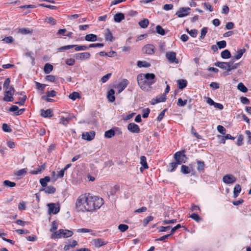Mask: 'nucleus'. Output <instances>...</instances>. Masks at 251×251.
Wrapping results in <instances>:
<instances>
[{
    "label": "nucleus",
    "instance_id": "f257e3e1",
    "mask_svg": "<svg viewBox=\"0 0 251 251\" xmlns=\"http://www.w3.org/2000/svg\"><path fill=\"white\" fill-rule=\"evenodd\" d=\"M155 76L152 73L140 74L137 75V81L140 88L145 91H150L155 82Z\"/></svg>",
    "mask_w": 251,
    "mask_h": 251
},
{
    "label": "nucleus",
    "instance_id": "f03ea898",
    "mask_svg": "<svg viewBox=\"0 0 251 251\" xmlns=\"http://www.w3.org/2000/svg\"><path fill=\"white\" fill-rule=\"evenodd\" d=\"M88 196L87 205L86 206L87 211H92L99 209L103 204V200L102 198L97 196H93L88 193Z\"/></svg>",
    "mask_w": 251,
    "mask_h": 251
},
{
    "label": "nucleus",
    "instance_id": "7ed1b4c3",
    "mask_svg": "<svg viewBox=\"0 0 251 251\" xmlns=\"http://www.w3.org/2000/svg\"><path fill=\"white\" fill-rule=\"evenodd\" d=\"M88 193L80 195L76 200L75 207L78 211H87L86 206L87 205Z\"/></svg>",
    "mask_w": 251,
    "mask_h": 251
},
{
    "label": "nucleus",
    "instance_id": "20e7f679",
    "mask_svg": "<svg viewBox=\"0 0 251 251\" xmlns=\"http://www.w3.org/2000/svg\"><path fill=\"white\" fill-rule=\"evenodd\" d=\"M73 232L71 230L68 229H59L58 231L54 232L52 234L51 238H61L62 237L67 238L73 235Z\"/></svg>",
    "mask_w": 251,
    "mask_h": 251
},
{
    "label": "nucleus",
    "instance_id": "39448f33",
    "mask_svg": "<svg viewBox=\"0 0 251 251\" xmlns=\"http://www.w3.org/2000/svg\"><path fill=\"white\" fill-rule=\"evenodd\" d=\"M184 152L185 151L183 150L177 151L174 154V158L176 162L179 163V164L185 162L184 158H186V155L184 154Z\"/></svg>",
    "mask_w": 251,
    "mask_h": 251
},
{
    "label": "nucleus",
    "instance_id": "423d86ee",
    "mask_svg": "<svg viewBox=\"0 0 251 251\" xmlns=\"http://www.w3.org/2000/svg\"><path fill=\"white\" fill-rule=\"evenodd\" d=\"M191 9L189 7H181L176 13L179 18H182L189 14Z\"/></svg>",
    "mask_w": 251,
    "mask_h": 251
},
{
    "label": "nucleus",
    "instance_id": "0eeeda50",
    "mask_svg": "<svg viewBox=\"0 0 251 251\" xmlns=\"http://www.w3.org/2000/svg\"><path fill=\"white\" fill-rule=\"evenodd\" d=\"M49 207V213L50 214H56L60 210L59 206L54 203H50L48 204Z\"/></svg>",
    "mask_w": 251,
    "mask_h": 251
},
{
    "label": "nucleus",
    "instance_id": "6e6552de",
    "mask_svg": "<svg viewBox=\"0 0 251 251\" xmlns=\"http://www.w3.org/2000/svg\"><path fill=\"white\" fill-rule=\"evenodd\" d=\"M176 53L174 51H169L166 53V57L171 63H178V60L176 58Z\"/></svg>",
    "mask_w": 251,
    "mask_h": 251
},
{
    "label": "nucleus",
    "instance_id": "1a4fd4ad",
    "mask_svg": "<svg viewBox=\"0 0 251 251\" xmlns=\"http://www.w3.org/2000/svg\"><path fill=\"white\" fill-rule=\"evenodd\" d=\"M155 47L152 44H147L145 45L142 49L144 53L152 55L154 53Z\"/></svg>",
    "mask_w": 251,
    "mask_h": 251
},
{
    "label": "nucleus",
    "instance_id": "9d476101",
    "mask_svg": "<svg viewBox=\"0 0 251 251\" xmlns=\"http://www.w3.org/2000/svg\"><path fill=\"white\" fill-rule=\"evenodd\" d=\"M91 56L90 53L88 52L77 53L74 55V57L76 60H83L89 59Z\"/></svg>",
    "mask_w": 251,
    "mask_h": 251
},
{
    "label": "nucleus",
    "instance_id": "9b49d317",
    "mask_svg": "<svg viewBox=\"0 0 251 251\" xmlns=\"http://www.w3.org/2000/svg\"><path fill=\"white\" fill-rule=\"evenodd\" d=\"M236 180V178L232 175H226L223 177V182L226 184H232Z\"/></svg>",
    "mask_w": 251,
    "mask_h": 251
},
{
    "label": "nucleus",
    "instance_id": "f8f14e48",
    "mask_svg": "<svg viewBox=\"0 0 251 251\" xmlns=\"http://www.w3.org/2000/svg\"><path fill=\"white\" fill-rule=\"evenodd\" d=\"M129 81L126 79H123L118 85V93H121L128 85Z\"/></svg>",
    "mask_w": 251,
    "mask_h": 251
},
{
    "label": "nucleus",
    "instance_id": "ddd939ff",
    "mask_svg": "<svg viewBox=\"0 0 251 251\" xmlns=\"http://www.w3.org/2000/svg\"><path fill=\"white\" fill-rule=\"evenodd\" d=\"M166 100V96L165 94H162L159 96L156 97L155 98L152 99L151 101V103L152 105H155V104L159 102H164Z\"/></svg>",
    "mask_w": 251,
    "mask_h": 251
},
{
    "label": "nucleus",
    "instance_id": "4468645a",
    "mask_svg": "<svg viewBox=\"0 0 251 251\" xmlns=\"http://www.w3.org/2000/svg\"><path fill=\"white\" fill-rule=\"evenodd\" d=\"M127 129L132 133H139L140 131L139 126L134 123H130L127 126Z\"/></svg>",
    "mask_w": 251,
    "mask_h": 251
},
{
    "label": "nucleus",
    "instance_id": "2eb2a0df",
    "mask_svg": "<svg viewBox=\"0 0 251 251\" xmlns=\"http://www.w3.org/2000/svg\"><path fill=\"white\" fill-rule=\"evenodd\" d=\"M95 132L93 131L90 132H86L82 135V137L83 139L91 141L95 138Z\"/></svg>",
    "mask_w": 251,
    "mask_h": 251
},
{
    "label": "nucleus",
    "instance_id": "dca6fc26",
    "mask_svg": "<svg viewBox=\"0 0 251 251\" xmlns=\"http://www.w3.org/2000/svg\"><path fill=\"white\" fill-rule=\"evenodd\" d=\"M228 63H229V64L228 65L227 71L225 73V75H229V72H230L231 70L236 69L239 65V63L234 64L233 61H230L228 62Z\"/></svg>",
    "mask_w": 251,
    "mask_h": 251
},
{
    "label": "nucleus",
    "instance_id": "f3484780",
    "mask_svg": "<svg viewBox=\"0 0 251 251\" xmlns=\"http://www.w3.org/2000/svg\"><path fill=\"white\" fill-rule=\"evenodd\" d=\"M52 110L51 109H48L46 110L41 109L40 110L41 115L45 118L51 117L53 116Z\"/></svg>",
    "mask_w": 251,
    "mask_h": 251
},
{
    "label": "nucleus",
    "instance_id": "a211bd4d",
    "mask_svg": "<svg viewBox=\"0 0 251 251\" xmlns=\"http://www.w3.org/2000/svg\"><path fill=\"white\" fill-rule=\"evenodd\" d=\"M115 91L113 89H111L109 90L107 94V98L109 102H112L115 101Z\"/></svg>",
    "mask_w": 251,
    "mask_h": 251
},
{
    "label": "nucleus",
    "instance_id": "6ab92c4d",
    "mask_svg": "<svg viewBox=\"0 0 251 251\" xmlns=\"http://www.w3.org/2000/svg\"><path fill=\"white\" fill-rule=\"evenodd\" d=\"M140 164L142 165V167L140 168V171L141 172H143L144 169L148 168V166L146 161V157L145 156H141Z\"/></svg>",
    "mask_w": 251,
    "mask_h": 251
},
{
    "label": "nucleus",
    "instance_id": "aec40b11",
    "mask_svg": "<svg viewBox=\"0 0 251 251\" xmlns=\"http://www.w3.org/2000/svg\"><path fill=\"white\" fill-rule=\"evenodd\" d=\"M228 64L229 63L226 62H217L215 63L214 65L227 71Z\"/></svg>",
    "mask_w": 251,
    "mask_h": 251
},
{
    "label": "nucleus",
    "instance_id": "412c9836",
    "mask_svg": "<svg viewBox=\"0 0 251 251\" xmlns=\"http://www.w3.org/2000/svg\"><path fill=\"white\" fill-rule=\"evenodd\" d=\"M104 37L105 40L108 41L112 42L114 40L112 33L108 28L105 30Z\"/></svg>",
    "mask_w": 251,
    "mask_h": 251
},
{
    "label": "nucleus",
    "instance_id": "4be33fe9",
    "mask_svg": "<svg viewBox=\"0 0 251 251\" xmlns=\"http://www.w3.org/2000/svg\"><path fill=\"white\" fill-rule=\"evenodd\" d=\"M85 39L87 41L95 42L97 40V36L94 34H89L85 36Z\"/></svg>",
    "mask_w": 251,
    "mask_h": 251
},
{
    "label": "nucleus",
    "instance_id": "5701e85b",
    "mask_svg": "<svg viewBox=\"0 0 251 251\" xmlns=\"http://www.w3.org/2000/svg\"><path fill=\"white\" fill-rule=\"evenodd\" d=\"M50 180V177L49 176H46L40 179V183L43 187H46L47 186L48 182H49Z\"/></svg>",
    "mask_w": 251,
    "mask_h": 251
},
{
    "label": "nucleus",
    "instance_id": "b1692460",
    "mask_svg": "<svg viewBox=\"0 0 251 251\" xmlns=\"http://www.w3.org/2000/svg\"><path fill=\"white\" fill-rule=\"evenodd\" d=\"M125 19L124 14L121 13H119L115 15L114 17V21L117 23L121 22Z\"/></svg>",
    "mask_w": 251,
    "mask_h": 251
},
{
    "label": "nucleus",
    "instance_id": "393cba45",
    "mask_svg": "<svg viewBox=\"0 0 251 251\" xmlns=\"http://www.w3.org/2000/svg\"><path fill=\"white\" fill-rule=\"evenodd\" d=\"M93 243L96 247H100L105 245V243L100 238H97L93 240Z\"/></svg>",
    "mask_w": 251,
    "mask_h": 251
},
{
    "label": "nucleus",
    "instance_id": "a878e982",
    "mask_svg": "<svg viewBox=\"0 0 251 251\" xmlns=\"http://www.w3.org/2000/svg\"><path fill=\"white\" fill-rule=\"evenodd\" d=\"M55 188L52 186L46 187V188H43L41 190V191H43L46 193L47 194H53L55 192Z\"/></svg>",
    "mask_w": 251,
    "mask_h": 251
},
{
    "label": "nucleus",
    "instance_id": "bb28decb",
    "mask_svg": "<svg viewBox=\"0 0 251 251\" xmlns=\"http://www.w3.org/2000/svg\"><path fill=\"white\" fill-rule=\"evenodd\" d=\"M241 191V187L239 184H236L233 190V197L236 198L239 196Z\"/></svg>",
    "mask_w": 251,
    "mask_h": 251
},
{
    "label": "nucleus",
    "instance_id": "cd10ccee",
    "mask_svg": "<svg viewBox=\"0 0 251 251\" xmlns=\"http://www.w3.org/2000/svg\"><path fill=\"white\" fill-rule=\"evenodd\" d=\"M3 100L6 102L13 101L14 100L13 95H10V94H7L6 92H4Z\"/></svg>",
    "mask_w": 251,
    "mask_h": 251
},
{
    "label": "nucleus",
    "instance_id": "c85d7f7f",
    "mask_svg": "<svg viewBox=\"0 0 251 251\" xmlns=\"http://www.w3.org/2000/svg\"><path fill=\"white\" fill-rule=\"evenodd\" d=\"M46 165L44 164L43 165L40 166L36 170L32 171L30 172L31 174L33 175H37L39 173H41L45 169Z\"/></svg>",
    "mask_w": 251,
    "mask_h": 251
},
{
    "label": "nucleus",
    "instance_id": "c756f323",
    "mask_svg": "<svg viewBox=\"0 0 251 251\" xmlns=\"http://www.w3.org/2000/svg\"><path fill=\"white\" fill-rule=\"evenodd\" d=\"M53 70V66L49 63H46L44 68L45 74H50Z\"/></svg>",
    "mask_w": 251,
    "mask_h": 251
},
{
    "label": "nucleus",
    "instance_id": "7c9ffc66",
    "mask_svg": "<svg viewBox=\"0 0 251 251\" xmlns=\"http://www.w3.org/2000/svg\"><path fill=\"white\" fill-rule=\"evenodd\" d=\"M120 186L119 185H115L111 187L109 190V193L110 195L113 196L119 190Z\"/></svg>",
    "mask_w": 251,
    "mask_h": 251
},
{
    "label": "nucleus",
    "instance_id": "2f4dec72",
    "mask_svg": "<svg viewBox=\"0 0 251 251\" xmlns=\"http://www.w3.org/2000/svg\"><path fill=\"white\" fill-rule=\"evenodd\" d=\"M177 84L178 85L179 88L183 89L186 87L187 82L185 79H179L177 80Z\"/></svg>",
    "mask_w": 251,
    "mask_h": 251
},
{
    "label": "nucleus",
    "instance_id": "473e14b6",
    "mask_svg": "<svg viewBox=\"0 0 251 251\" xmlns=\"http://www.w3.org/2000/svg\"><path fill=\"white\" fill-rule=\"evenodd\" d=\"M178 165L180 164L179 163H177L176 161L175 162H172L170 163L168 168V171L171 172L174 171L176 168L177 167Z\"/></svg>",
    "mask_w": 251,
    "mask_h": 251
},
{
    "label": "nucleus",
    "instance_id": "72a5a7b5",
    "mask_svg": "<svg viewBox=\"0 0 251 251\" xmlns=\"http://www.w3.org/2000/svg\"><path fill=\"white\" fill-rule=\"evenodd\" d=\"M246 50L245 49H240L237 50L236 54L233 57V59H239L241 58L243 53L245 52Z\"/></svg>",
    "mask_w": 251,
    "mask_h": 251
},
{
    "label": "nucleus",
    "instance_id": "f704fd0d",
    "mask_svg": "<svg viewBox=\"0 0 251 251\" xmlns=\"http://www.w3.org/2000/svg\"><path fill=\"white\" fill-rule=\"evenodd\" d=\"M73 48H75V51L85 50L88 49V47L85 45L79 46L78 45H73Z\"/></svg>",
    "mask_w": 251,
    "mask_h": 251
},
{
    "label": "nucleus",
    "instance_id": "c9c22d12",
    "mask_svg": "<svg viewBox=\"0 0 251 251\" xmlns=\"http://www.w3.org/2000/svg\"><path fill=\"white\" fill-rule=\"evenodd\" d=\"M221 56L224 59H228L230 57L231 54L228 50H225L221 52Z\"/></svg>",
    "mask_w": 251,
    "mask_h": 251
},
{
    "label": "nucleus",
    "instance_id": "e433bc0d",
    "mask_svg": "<svg viewBox=\"0 0 251 251\" xmlns=\"http://www.w3.org/2000/svg\"><path fill=\"white\" fill-rule=\"evenodd\" d=\"M137 66L140 68L142 67H149L151 66V64L147 61H138L137 62Z\"/></svg>",
    "mask_w": 251,
    "mask_h": 251
},
{
    "label": "nucleus",
    "instance_id": "4c0bfd02",
    "mask_svg": "<svg viewBox=\"0 0 251 251\" xmlns=\"http://www.w3.org/2000/svg\"><path fill=\"white\" fill-rule=\"evenodd\" d=\"M69 98L73 100H75L77 98L79 99L80 96L79 93L74 92L69 95Z\"/></svg>",
    "mask_w": 251,
    "mask_h": 251
},
{
    "label": "nucleus",
    "instance_id": "58836bf2",
    "mask_svg": "<svg viewBox=\"0 0 251 251\" xmlns=\"http://www.w3.org/2000/svg\"><path fill=\"white\" fill-rule=\"evenodd\" d=\"M115 131L114 130L111 129L105 132L104 136L105 138H110L115 135Z\"/></svg>",
    "mask_w": 251,
    "mask_h": 251
},
{
    "label": "nucleus",
    "instance_id": "ea45409f",
    "mask_svg": "<svg viewBox=\"0 0 251 251\" xmlns=\"http://www.w3.org/2000/svg\"><path fill=\"white\" fill-rule=\"evenodd\" d=\"M149 20L147 19H145L139 22V25L142 28H146L148 25H149Z\"/></svg>",
    "mask_w": 251,
    "mask_h": 251
},
{
    "label": "nucleus",
    "instance_id": "a19ab883",
    "mask_svg": "<svg viewBox=\"0 0 251 251\" xmlns=\"http://www.w3.org/2000/svg\"><path fill=\"white\" fill-rule=\"evenodd\" d=\"M32 30H30L29 28H20L19 29V32L22 34H28L32 32Z\"/></svg>",
    "mask_w": 251,
    "mask_h": 251
},
{
    "label": "nucleus",
    "instance_id": "79ce46f5",
    "mask_svg": "<svg viewBox=\"0 0 251 251\" xmlns=\"http://www.w3.org/2000/svg\"><path fill=\"white\" fill-rule=\"evenodd\" d=\"M181 172L184 174H188L190 173L191 170L188 166L183 165L181 167Z\"/></svg>",
    "mask_w": 251,
    "mask_h": 251
},
{
    "label": "nucleus",
    "instance_id": "37998d69",
    "mask_svg": "<svg viewBox=\"0 0 251 251\" xmlns=\"http://www.w3.org/2000/svg\"><path fill=\"white\" fill-rule=\"evenodd\" d=\"M3 184L4 186L9 187H13L16 186L15 182L10 181L8 180H4L3 182Z\"/></svg>",
    "mask_w": 251,
    "mask_h": 251
},
{
    "label": "nucleus",
    "instance_id": "c03bdc74",
    "mask_svg": "<svg viewBox=\"0 0 251 251\" xmlns=\"http://www.w3.org/2000/svg\"><path fill=\"white\" fill-rule=\"evenodd\" d=\"M237 88L240 91L244 93H246L248 91L247 88L242 82H240L238 84Z\"/></svg>",
    "mask_w": 251,
    "mask_h": 251
},
{
    "label": "nucleus",
    "instance_id": "a18cd8bd",
    "mask_svg": "<svg viewBox=\"0 0 251 251\" xmlns=\"http://www.w3.org/2000/svg\"><path fill=\"white\" fill-rule=\"evenodd\" d=\"M197 162L198 164L197 170L199 171H203L205 165L204 162L200 160H198Z\"/></svg>",
    "mask_w": 251,
    "mask_h": 251
},
{
    "label": "nucleus",
    "instance_id": "49530a36",
    "mask_svg": "<svg viewBox=\"0 0 251 251\" xmlns=\"http://www.w3.org/2000/svg\"><path fill=\"white\" fill-rule=\"evenodd\" d=\"M156 32L161 35H164L166 33L165 30L159 25L156 26Z\"/></svg>",
    "mask_w": 251,
    "mask_h": 251
},
{
    "label": "nucleus",
    "instance_id": "de8ad7c7",
    "mask_svg": "<svg viewBox=\"0 0 251 251\" xmlns=\"http://www.w3.org/2000/svg\"><path fill=\"white\" fill-rule=\"evenodd\" d=\"M190 217L197 222H199L201 220V218L199 216V215L195 213H192L190 216Z\"/></svg>",
    "mask_w": 251,
    "mask_h": 251
},
{
    "label": "nucleus",
    "instance_id": "09e8293b",
    "mask_svg": "<svg viewBox=\"0 0 251 251\" xmlns=\"http://www.w3.org/2000/svg\"><path fill=\"white\" fill-rule=\"evenodd\" d=\"M2 130L6 132H11L12 129L11 127L6 124H3L2 126Z\"/></svg>",
    "mask_w": 251,
    "mask_h": 251
},
{
    "label": "nucleus",
    "instance_id": "8fccbe9b",
    "mask_svg": "<svg viewBox=\"0 0 251 251\" xmlns=\"http://www.w3.org/2000/svg\"><path fill=\"white\" fill-rule=\"evenodd\" d=\"M128 228V226L125 224H120L118 226V229L121 232H125Z\"/></svg>",
    "mask_w": 251,
    "mask_h": 251
},
{
    "label": "nucleus",
    "instance_id": "3c124183",
    "mask_svg": "<svg viewBox=\"0 0 251 251\" xmlns=\"http://www.w3.org/2000/svg\"><path fill=\"white\" fill-rule=\"evenodd\" d=\"M187 100H182V99L181 98H179L178 99V101H177V104L178 106H184V105H185L187 104Z\"/></svg>",
    "mask_w": 251,
    "mask_h": 251
},
{
    "label": "nucleus",
    "instance_id": "603ef678",
    "mask_svg": "<svg viewBox=\"0 0 251 251\" xmlns=\"http://www.w3.org/2000/svg\"><path fill=\"white\" fill-rule=\"evenodd\" d=\"M153 217L151 216H148L146 218L144 219L143 220V224L145 226H146L150 222L153 220Z\"/></svg>",
    "mask_w": 251,
    "mask_h": 251
},
{
    "label": "nucleus",
    "instance_id": "864d4df0",
    "mask_svg": "<svg viewBox=\"0 0 251 251\" xmlns=\"http://www.w3.org/2000/svg\"><path fill=\"white\" fill-rule=\"evenodd\" d=\"M217 130L218 132H219L220 133L225 135L226 133V128L222 126L219 125L217 126Z\"/></svg>",
    "mask_w": 251,
    "mask_h": 251
},
{
    "label": "nucleus",
    "instance_id": "5fc2aeb1",
    "mask_svg": "<svg viewBox=\"0 0 251 251\" xmlns=\"http://www.w3.org/2000/svg\"><path fill=\"white\" fill-rule=\"evenodd\" d=\"M92 231V229L86 228H79L76 230V232L78 233H87L91 232Z\"/></svg>",
    "mask_w": 251,
    "mask_h": 251
},
{
    "label": "nucleus",
    "instance_id": "6e6d98bb",
    "mask_svg": "<svg viewBox=\"0 0 251 251\" xmlns=\"http://www.w3.org/2000/svg\"><path fill=\"white\" fill-rule=\"evenodd\" d=\"M217 45L219 49H223L226 47V43L225 41L223 40L218 42Z\"/></svg>",
    "mask_w": 251,
    "mask_h": 251
},
{
    "label": "nucleus",
    "instance_id": "4d7b16f0",
    "mask_svg": "<svg viewBox=\"0 0 251 251\" xmlns=\"http://www.w3.org/2000/svg\"><path fill=\"white\" fill-rule=\"evenodd\" d=\"M207 32V28L205 27L202 28L201 30L200 38L201 39H204Z\"/></svg>",
    "mask_w": 251,
    "mask_h": 251
},
{
    "label": "nucleus",
    "instance_id": "13d9d810",
    "mask_svg": "<svg viewBox=\"0 0 251 251\" xmlns=\"http://www.w3.org/2000/svg\"><path fill=\"white\" fill-rule=\"evenodd\" d=\"M150 112V109L149 108H145L143 110L142 117L144 118H146L149 116Z\"/></svg>",
    "mask_w": 251,
    "mask_h": 251
},
{
    "label": "nucleus",
    "instance_id": "bf43d9fd",
    "mask_svg": "<svg viewBox=\"0 0 251 251\" xmlns=\"http://www.w3.org/2000/svg\"><path fill=\"white\" fill-rule=\"evenodd\" d=\"M26 208V202L25 201H22L19 203L18 205V209L20 210H25Z\"/></svg>",
    "mask_w": 251,
    "mask_h": 251
},
{
    "label": "nucleus",
    "instance_id": "052dcab7",
    "mask_svg": "<svg viewBox=\"0 0 251 251\" xmlns=\"http://www.w3.org/2000/svg\"><path fill=\"white\" fill-rule=\"evenodd\" d=\"M26 99V96L25 95V96H23L22 98H20V100H19V101L16 102L15 104L23 105L25 104Z\"/></svg>",
    "mask_w": 251,
    "mask_h": 251
},
{
    "label": "nucleus",
    "instance_id": "680f3d73",
    "mask_svg": "<svg viewBox=\"0 0 251 251\" xmlns=\"http://www.w3.org/2000/svg\"><path fill=\"white\" fill-rule=\"evenodd\" d=\"M203 5L205 9L209 10L210 12L213 11V7L210 3L204 2Z\"/></svg>",
    "mask_w": 251,
    "mask_h": 251
},
{
    "label": "nucleus",
    "instance_id": "e2e57ef3",
    "mask_svg": "<svg viewBox=\"0 0 251 251\" xmlns=\"http://www.w3.org/2000/svg\"><path fill=\"white\" fill-rule=\"evenodd\" d=\"M111 76V73H108V74H106V75H104L103 76H102L101 77V81L103 83L106 82L109 79V78Z\"/></svg>",
    "mask_w": 251,
    "mask_h": 251
},
{
    "label": "nucleus",
    "instance_id": "0e129e2a",
    "mask_svg": "<svg viewBox=\"0 0 251 251\" xmlns=\"http://www.w3.org/2000/svg\"><path fill=\"white\" fill-rule=\"evenodd\" d=\"M35 84L38 89H41L42 91L44 90L45 87L47 86L46 84H43L38 82H35Z\"/></svg>",
    "mask_w": 251,
    "mask_h": 251
},
{
    "label": "nucleus",
    "instance_id": "69168bd1",
    "mask_svg": "<svg viewBox=\"0 0 251 251\" xmlns=\"http://www.w3.org/2000/svg\"><path fill=\"white\" fill-rule=\"evenodd\" d=\"M5 92L7 94H10V95H13L15 92V89L12 86H9L8 89H5Z\"/></svg>",
    "mask_w": 251,
    "mask_h": 251
},
{
    "label": "nucleus",
    "instance_id": "338daca9",
    "mask_svg": "<svg viewBox=\"0 0 251 251\" xmlns=\"http://www.w3.org/2000/svg\"><path fill=\"white\" fill-rule=\"evenodd\" d=\"M198 31L197 29H193L190 30L189 34L192 37H196L198 34Z\"/></svg>",
    "mask_w": 251,
    "mask_h": 251
},
{
    "label": "nucleus",
    "instance_id": "774afa93",
    "mask_svg": "<svg viewBox=\"0 0 251 251\" xmlns=\"http://www.w3.org/2000/svg\"><path fill=\"white\" fill-rule=\"evenodd\" d=\"M246 134L248 137L247 143L249 144H251V132L250 130H246Z\"/></svg>",
    "mask_w": 251,
    "mask_h": 251
}]
</instances>
